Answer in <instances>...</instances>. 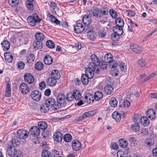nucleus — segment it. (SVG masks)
<instances>
[{"label": "nucleus", "mask_w": 157, "mask_h": 157, "mask_svg": "<svg viewBox=\"0 0 157 157\" xmlns=\"http://www.w3.org/2000/svg\"><path fill=\"white\" fill-rule=\"evenodd\" d=\"M90 59L91 62L90 63L87 68L86 70V75H82L81 78L82 82L84 85H87L89 82V79L92 78L94 73L98 72V60L94 55L91 56Z\"/></svg>", "instance_id": "obj_1"}, {"label": "nucleus", "mask_w": 157, "mask_h": 157, "mask_svg": "<svg viewBox=\"0 0 157 157\" xmlns=\"http://www.w3.org/2000/svg\"><path fill=\"white\" fill-rule=\"evenodd\" d=\"M123 27L116 26L113 28V31L114 32L111 35V37L112 39L114 41L118 40L120 38L121 36L123 33Z\"/></svg>", "instance_id": "obj_2"}, {"label": "nucleus", "mask_w": 157, "mask_h": 157, "mask_svg": "<svg viewBox=\"0 0 157 157\" xmlns=\"http://www.w3.org/2000/svg\"><path fill=\"white\" fill-rule=\"evenodd\" d=\"M28 23L32 26H34L36 24L39 23L41 21L37 15L35 13L29 16L27 19Z\"/></svg>", "instance_id": "obj_3"}, {"label": "nucleus", "mask_w": 157, "mask_h": 157, "mask_svg": "<svg viewBox=\"0 0 157 157\" xmlns=\"http://www.w3.org/2000/svg\"><path fill=\"white\" fill-rule=\"evenodd\" d=\"M85 33H87L91 40H94L96 37V33L93 31L91 26H88V27L86 28Z\"/></svg>", "instance_id": "obj_4"}, {"label": "nucleus", "mask_w": 157, "mask_h": 157, "mask_svg": "<svg viewBox=\"0 0 157 157\" xmlns=\"http://www.w3.org/2000/svg\"><path fill=\"white\" fill-rule=\"evenodd\" d=\"M18 137L20 139H26L28 137L29 132L23 129L19 130L17 132Z\"/></svg>", "instance_id": "obj_5"}, {"label": "nucleus", "mask_w": 157, "mask_h": 157, "mask_svg": "<svg viewBox=\"0 0 157 157\" xmlns=\"http://www.w3.org/2000/svg\"><path fill=\"white\" fill-rule=\"evenodd\" d=\"M96 113L95 110H93L86 112L81 116L77 118L76 120L77 121H80L84 120L86 117H89L94 115Z\"/></svg>", "instance_id": "obj_6"}, {"label": "nucleus", "mask_w": 157, "mask_h": 157, "mask_svg": "<svg viewBox=\"0 0 157 157\" xmlns=\"http://www.w3.org/2000/svg\"><path fill=\"white\" fill-rule=\"evenodd\" d=\"M86 28H85L82 24L77 23L74 26V29L77 33H80L82 32L85 33Z\"/></svg>", "instance_id": "obj_7"}, {"label": "nucleus", "mask_w": 157, "mask_h": 157, "mask_svg": "<svg viewBox=\"0 0 157 157\" xmlns=\"http://www.w3.org/2000/svg\"><path fill=\"white\" fill-rule=\"evenodd\" d=\"M31 96L32 98L34 101H39L41 98L40 92L38 90H34L31 93Z\"/></svg>", "instance_id": "obj_8"}, {"label": "nucleus", "mask_w": 157, "mask_h": 157, "mask_svg": "<svg viewBox=\"0 0 157 157\" xmlns=\"http://www.w3.org/2000/svg\"><path fill=\"white\" fill-rule=\"evenodd\" d=\"M25 4L27 8L31 11H33L34 7L36 5V3L35 0H26Z\"/></svg>", "instance_id": "obj_9"}, {"label": "nucleus", "mask_w": 157, "mask_h": 157, "mask_svg": "<svg viewBox=\"0 0 157 157\" xmlns=\"http://www.w3.org/2000/svg\"><path fill=\"white\" fill-rule=\"evenodd\" d=\"M19 90L23 94H26L29 91L28 85L25 83H22L19 86Z\"/></svg>", "instance_id": "obj_10"}, {"label": "nucleus", "mask_w": 157, "mask_h": 157, "mask_svg": "<svg viewBox=\"0 0 157 157\" xmlns=\"http://www.w3.org/2000/svg\"><path fill=\"white\" fill-rule=\"evenodd\" d=\"M25 82L29 84H32L34 82V77L30 74L27 73L24 75Z\"/></svg>", "instance_id": "obj_11"}, {"label": "nucleus", "mask_w": 157, "mask_h": 157, "mask_svg": "<svg viewBox=\"0 0 157 157\" xmlns=\"http://www.w3.org/2000/svg\"><path fill=\"white\" fill-rule=\"evenodd\" d=\"M19 151H17L15 148H8L7 150V154L9 156H16L17 155V153Z\"/></svg>", "instance_id": "obj_12"}, {"label": "nucleus", "mask_w": 157, "mask_h": 157, "mask_svg": "<svg viewBox=\"0 0 157 157\" xmlns=\"http://www.w3.org/2000/svg\"><path fill=\"white\" fill-rule=\"evenodd\" d=\"M130 151L129 148H122L118 151L117 154L121 155L120 157H127Z\"/></svg>", "instance_id": "obj_13"}, {"label": "nucleus", "mask_w": 157, "mask_h": 157, "mask_svg": "<svg viewBox=\"0 0 157 157\" xmlns=\"http://www.w3.org/2000/svg\"><path fill=\"white\" fill-rule=\"evenodd\" d=\"M30 133L33 136H37L40 133V131L39 128L36 126H33L31 127L30 130Z\"/></svg>", "instance_id": "obj_14"}, {"label": "nucleus", "mask_w": 157, "mask_h": 157, "mask_svg": "<svg viewBox=\"0 0 157 157\" xmlns=\"http://www.w3.org/2000/svg\"><path fill=\"white\" fill-rule=\"evenodd\" d=\"M57 101L61 104H66L67 103V99L65 95L61 93L59 94L57 97Z\"/></svg>", "instance_id": "obj_15"}, {"label": "nucleus", "mask_w": 157, "mask_h": 157, "mask_svg": "<svg viewBox=\"0 0 157 157\" xmlns=\"http://www.w3.org/2000/svg\"><path fill=\"white\" fill-rule=\"evenodd\" d=\"M147 115L151 119H155L156 118L155 112L153 109H148L147 111Z\"/></svg>", "instance_id": "obj_16"}, {"label": "nucleus", "mask_w": 157, "mask_h": 157, "mask_svg": "<svg viewBox=\"0 0 157 157\" xmlns=\"http://www.w3.org/2000/svg\"><path fill=\"white\" fill-rule=\"evenodd\" d=\"M104 91L106 94L110 95L113 92V88L111 85L107 84L104 87Z\"/></svg>", "instance_id": "obj_17"}, {"label": "nucleus", "mask_w": 157, "mask_h": 157, "mask_svg": "<svg viewBox=\"0 0 157 157\" xmlns=\"http://www.w3.org/2000/svg\"><path fill=\"white\" fill-rule=\"evenodd\" d=\"M63 135L60 132H56L53 135L55 141L57 142H60L62 140Z\"/></svg>", "instance_id": "obj_18"}, {"label": "nucleus", "mask_w": 157, "mask_h": 157, "mask_svg": "<svg viewBox=\"0 0 157 157\" xmlns=\"http://www.w3.org/2000/svg\"><path fill=\"white\" fill-rule=\"evenodd\" d=\"M130 47L133 51L137 53H140L142 51V48L134 44H131Z\"/></svg>", "instance_id": "obj_19"}, {"label": "nucleus", "mask_w": 157, "mask_h": 157, "mask_svg": "<svg viewBox=\"0 0 157 157\" xmlns=\"http://www.w3.org/2000/svg\"><path fill=\"white\" fill-rule=\"evenodd\" d=\"M86 102L90 104L93 103L94 101V98L90 93L87 94L84 97Z\"/></svg>", "instance_id": "obj_20"}, {"label": "nucleus", "mask_w": 157, "mask_h": 157, "mask_svg": "<svg viewBox=\"0 0 157 157\" xmlns=\"http://www.w3.org/2000/svg\"><path fill=\"white\" fill-rule=\"evenodd\" d=\"M12 145H10V146H8V147H16L19 146L20 144V141L17 138H14L11 141Z\"/></svg>", "instance_id": "obj_21"}, {"label": "nucleus", "mask_w": 157, "mask_h": 157, "mask_svg": "<svg viewBox=\"0 0 157 157\" xmlns=\"http://www.w3.org/2000/svg\"><path fill=\"white\" fill-rule=\"evenodd\" d=\"M49 105H47L45 103L42 104L40 106V110L41 112L46 113L50 109Z\"/></svg>", "instance_id": "obj_22"}, {"label": "nucleus", "mask_w": 157, "mask_h": 157, "mask_svg": "<svg viewBox=\"0 0 157 157\" xmlns=\"http://www.w3.org/2000/svg\"><path fill=\"white\" fill-rule=\"evenodd\" d=\"M89 13L90 15L93 14L94 16L96 17H101L100 14V10L97 8H95L93 10H90L89 11Z\"/></svg>", "instance_id": "obj_23"}, {"label": "nucleus", "mask_w": 157, "mask_h": 157, "mask_svg": "<svg viewBox=\"0 0 157 157\" xmlns=\"http://www.w3.org/2000/svg\"><path fill=\"white\" fill-rule=\"evenodd\" d=\"M36 40L37 41L41 42L45 38V35L40 32H37L35 35Z\"/></svg>", "instance_id": "obj_24"}, {"label": "nucleus", "mask_w": 157, "mask_h": 157, "mask_svg": "<svg viewBox=\"0 0 157 157\" xmlns=\"http://www.w3.org/2000/svg\"><path fill=\"white\" fill-rule=\"evenodd\" d=\"M44 61L46 64L50 65L53 62V59L51 56L47 55L45 56Z\"/></svg>", "instance_id": "obj_25"}, {"label": "nucleus", "mask_w": 157, "mask_h": 157, "mask_svg": "<svg viewBox=\"0 0 157 157\" xmlns=\"http://www.w3.org/2000/svg\"><path fill=\"white\" fill-rule=\"evenodd\" d=\"M82 21L85 25H87L86 28L88 26H90L89 24L91 22V19L88 15H85L82 18Z\"/></svg>", "instance_id": "obj_26"}, {"label": "nucleus", "mask_w": 157, "mask_h": 157, "mask_svg": "<svg viewBox=\"0 0 157 157\" xmlns=\"http://www.w3.org/2000/svg\"><path fill=\"white\" fill-rule=\"evenodd\" d=\"M2 48L4 51L8 50L10 46V42L7 40L3 41L1 43Z\"/></svg>", "instance_id": "obj_27"}, {"label": "nucleus", "mask_w": 157, "mask_h": 157, "mask_svg": "<svg viewBox=\"0 0 157 157\" xmlns=\"http://www.w3.org/2000/svg\"><path fill=\"white\" fill-rule=\"evenodd\" d=\"M5 60L8 62H11L13 60V56L10 52H6L4 54Z\"/></svg>", "instance_id": "obj_28"}, {"label": "nucleus", "mask_w": 157, "mask_h": 157, "mask_svg": "<svg viewBox=\"0 0 157 157\" xmlns=\"http://www.w3.org/2000/svg\"><path fill=\"white\" fill-rule=\"evenodd\" d=\"M51 75V77L56 80L60 78V73L56 70L52 71Z\"/></svg>", "instance_id": "obj_29"}, {"label": "nucleus", "mask_w": 157, "mask_h": 157, "mask_svg": "<svg viewBox=\"0 0 157 157\" xmlns=\"http://www.w3.org/2000/svg\"><path fill=\"white\" fill-rule=\"evenodd\" d=\"M56 80L51 77H49L47 80V83L48 85L50 86H54L56 83Z\"/></svg>", "instance_id": "obj_30"}, {"label": "nucleus", "mask_w": 157, "mask_h": 157, "mask_svg": "<svg viewBox=\"0 0 157 157\" xmlns=\"http://www.w3.org/2000/svg\"><path fill=\"white\" fill-rule=\"evenodd\" d=\"M113 119L117 122H119L121 120V115L120 113L117 111L114 112L112 115Z\"/></svg>", "instance_id": "obj_31"}, {"label": "nucleus", "mask_w": 157, "mask_h": 157, "mask_svg": "<svg viewBox=\"0 0 157 157\" xmlns=\"http://www.w3.org/2000/svg\"><path fill=\"white\" fill-rule=\"evenodd\" d=\"M73 94L74 99L76 100L79 101L82 98V96L80 92L77 90H73Z\"/></svg>", "instance_id": "obj_32"}, {"label": "nucleus", "mask_w": 157, "mask_h": 157, "mask_svg": "<svg viewBox=\"0 0 157 157\" xmlns=\"http://www.w3.org/2000/svg\"><path fill=\"white\" fill-rule=\"evenodd\" d=\"M33 47L34 49L37 50L40 49L42 48V43L41 42L36 41L33 43Z\"/></svg>", "instance_id": "obj_33"}, {"label": "nucleus", "mask_w": 157, "mask_h": 157, "mask_svg": "<svg viewBox=\"0 0 157 157\" xmlns=\"http://www.w3.org/2000/svg\"><path fill=\"white\" fill-rule=\"evenodd\" d=\"M103 98L102 93L97 91L95 93L94 95V99L97 101H99L101 100Z\"/></svg>", "instance_id": "obj_34"}, {"label": "nucleus", "mask_w": 157, "mask_h": 157, "mask_svg": "<svg viewBox=\"0 0 157 157\" xmlns=\"http://www.w3.org/2000/svg\"><path fill=\"white\" fill-rule=\"evenodd\" d=\"M118 143L121 147H127L128 145L127 141L122 138L119 140Z\"/></svg>", "instance_id": "obj_35"}, {"label": "nucleus", "mask_w": 157, "mask_h": 157, "mask_svg": "<svg viewBox=\"0 0 157 157\" xmlns=\"http://www.w3.org/2000/svg\"><path fill=\"white\" fill-rule=\"evenodd\" d=\"M104 60L106 63H109L113 60L112 55L110 53H107L104 56Z\"/></svg>", "instance_id": "obj_36"}, {"label": "nucleus", "mask_w": 157, "mask_h": 157, "mask_svg": "<svg viewBox=\"0 0 157 157\" xmlns=\"http://www.w3.org/2000/svg\"><path fill=\"white\" fill-rule=\"evenodd\" d=\"M140 120L141 123L144 126H147L149 124V121L146 117H143Z\"/></svg>", "instance_id": "obj_37"}, {"label": "nucleus", "mask_w": 157, "mask_h": 157, "mask_svg": "<svg viewBox=\"0 0 157 157\" xmlns=\"http://www.w3.org/2000/svg\"><path fill=\"white\" fill-rule=\"evenodd\" d=\"M38 125L39 128L43 130L45 129L48 126L47 123L44 121L39 122L38 123Z\"/></svg>", "instance_id": "obj_38"}, {"label": "nucleus", "mask_w": 157, "mask_h": 157, "mask_svg": "<svg viewBox=\"0 0 157 157\" xmlns=\"http://www.w3.org/2000/svg\"><path fill=\"white\" fill-rule=\"evenodd\" d=\"M45 103L47 105H49L50 107H52L54 103H56V101L54 99L50 98L46 100Z\"/></svg>", "instance_id": "obj_39"}, {"label": "nucleus", "mask_w": 157, "mask_h": 157, "mask_svg": "<svg viewBox=\"0 0 157 157\" xmlns=\"http://www.w3.org/2000/svg\"><path fill=\"white\" fill-rule=\"evenodd\" d=\"M100 12L101 16V15H107L109 13V9L107 7L104 6L100 9Z\"/></svg>", "instance_id": "obj_40"}, {"label": "nucleus", "mask_w": 157, "mask_h": 157, "mask_svg": "<svg viewBox=\"0 0 157 157\" xmlns=\"http://www.w3.org/2000/svg\"><path fill=\"white\" fill-rule=\"evenodd\" d=\"M147 63L145 60L142 58L140 59L138 61V65L140 67L144 68L146 66Z\"/></svg>", "instance_id": "obj_41"}, {"label": "nucleus", "mask_w": 157, "mask_h": 157, "mask_svg": "<svg viewBox=\"0 0 157 157\" xmlns=\"http://www.w3.org/2000/svg\"><path fill=\"white\" fill-rule=\"evenodd\" d=\"M115 23L118 26L123 27L124 25V22L122 19L120 17H118L115 20Z\"/></svg>", "instance_id": "obj_42"}, {"label": "nucleus", "mask_w": 157, "mask_h": 157, "mask_svg": "<svg viewBox=\"0 0 157 157\" xmlns=\"http://www.w3.org/2000/svg\"><path fill=\"white\" fill-rule=\"evenodd\" d=\"M52 107V109L54 110L58 111L60 110L61 108V104L58 102H56L54 105L51 107Z\"/></svg>", "instance_id": "obj_43"}, {"label": "nucleus", "mask_w": 157, "mask_h": 157, "mask_svg": "<svg viewBox=\"0 0 157 157\" xmlns=\"http://www.w3.org/2000/svg\"><path fill=\"white\" fill-rule=\"evenodd\" d=\"M145 144L147 147L152 146L154 144V140L150 138H147L145 142Z\"/></svg>", "instance_id": "obj_44"}, {"label": "nucleus", "mask_w": 157, "mask_h": 157, "mask_svg": "<svg viewBox=\"0 0 157 157\" xmlns=\"http://www.w3.org/2000/svg\"><path fill=\"white\" fill-rule=\"evenodd\" d=\"M93 55H94L96 56V58L98 60V63H99L98 65V66H99V67H98V72L97 73H96L97 74V73H99V71L100 68L102 69H106L107 67V65L106 64H105H105L103 63L102 64H101V65H100V61H99V59H98V58H97V57L95 55L93 54V55H92L91 56H93Z\"/></svg>", "instance_id": "obj_45"}, {"label": "nucleus", "mask_w": 157, "mask_h": 157, "mask_svg": "<svg viewBox=\"0 0 157 157\" xmlns=\"http://www.w3.org/2000/svg\"><path fill=\"white\" fill-rule=\"evenodd\" d=\"M67 101H71L74 99L73 92V93L70 92L67 93L66 96Z\"/></svg>", "instance_id": "obj_46"}, {"label": "nucleus", "mask_w": 157, "mask_h": 157, "mask_svg": "<svg viewBox=\"0 0 157 157\" xmlns=\"http://www.w3.org/2000/svg\"><path fill=\"white\" fill-rule=\"evenodd\" d=\"M44 67L43 63L41 62H38L35 65V68L38 70H42Z\"/></svg>", "instance_id": "obj_47"}, {"label": "nucleus", "mask_w": 157, "mask_h": 157, "mask_svg": "<svg viewBox=\"0 0 157 157\" xmlns=\"http://www.w3.org/2000/svg\"><path fill=\"white\" fill-rule=\"evenodd\" d=\"M26 59L28 63H31L34 60L35 57L33 54H30L27 56Z\"/></svg>", "instance_id": "obj_48"}, {"label": "nucleus", "mask_w": 157, "mask_h": 157, "mask_svg": "<svg viewBox=\"0 0 157 157\" xmlns=\"http://www.w3.org/2000/svg\"><path fill=\"white\" fill-rule=\"evenodd\" d=\"M140 128V126L138 123H135L134 124H132L131 126L132 130L135 132H137L139 131Z\"/></svg>", "instance_id": "obj_49"}, {"label": "nucleus", "mask_w": 157, "mask_h": 157, "mask_svg": "<svg viewBox=\"0 0 157 157\" xmlns=\"http://www.w3.org/2000/svg\"><path fill=\"white\" fill-rule=\"evenodd\" d=\"M109 104L112 107H116L117 104V99L114 98H112L109 101Z\"/></svg>", "instance_id": "obj_50"}, {"label": "nucleus", "mask_w": 157, "mask_h": 157, "mask_svg": "<svg viewBox=\"0 0 157 157\" xmlns=\"http://www.w3.org/2000/svg\"><path fill=\"white\" fill-rule=\"evenodd\" d=\"M5 80L6 85V91L11 90V83L10 82V79L8 77H6L5 78Z\"/></svg>", "instance_id": "obj_51"}, {"label": "nucleus", "mask_w": 157, "mask_h": 157, "mask_svg": "<svg viewBox=\"0 0 157 157\" xmlns=\"http://www.w3.org/2000/svg\"><path fill=\"white\" fill-rule=\"evenodd\" d=\"M81 144L80 142L77 140H74L72 143V147H81Z\"/></svg>", "instance_id": "obj_52"}, {"label": "nucleus", "mask_w": 157, "mask_h": 157, "mask_svg": "<svg viewBox=\"0 0 157 157\" xmlns=\"http://www.w3.org/2000/svg\"><path fill=\"white\" fill-rule=\"evenodd\" d=\"M72 139V136L70 134H66L63 137L64 140L67 142H70Z\"/></svg>", "instance_id": "obj_53"}, {"label": "nucleus", "mask_w": 157, "mask_h": 157, "mask_svg": "<svg viewBox=\"0 0 157 157\" xmlns=\"http://www.w3.org/2000/svg\"><path fill=\"white\" fill-rule=\"evenodd\" d=\"M46 44L47 47L50 48H53L55 46L54 42L50 40H49L46 42Z\"/></svg>", "instance_id": "obj_54"}, {"label": "nucleus", "mask_w": 157, "mask_h": 157, "mask_svg": "<svg viewBox=\"0 0 157 157\" xmlns=\"http://www.w3.org/2000/svg\"><path fill=\"white\" fill-rule=\"evenodd\" d=\"M109 63V67L112 68H115L118 66V63L115 61H113V60L110 62Z\"/></svg>", "instance_id": "obj_55"}, {"label": "nucleus", "mask_w": 157, "mask_h": 157, "mask_svg": "<svg viewBox=\"0 0 157 157\" xmlns=\"http://www.w3.org/2000/svg\"><path fill=\"white\" fill-rule=\"evenodd\" d=\"M109 13L112 17L113 18H116L117 16V13L113 9L110 10Z\"/></svg>", "instance_id": "obj_56"}, {"label": "nucleus", "mask_w": 157, "mask_h": 157, "mask_svg": "<svg viewBox=\"0 0 157 157\" xmlns=\"http://www.w3.org/2000/svg\"><path fill=\"white\" fill-rule=\"evenodd\" d=\"M51 155V153L48 151V150H44L41 154V155L43 157H49Z\"/></svg>", "instance_id": "obj_57"}, {"label": "nucleus", "mask_w": 157, "mask_h": 157, "mask_svg": "<svg viewBox=\"0 0 157 157\" xmlns=\"http://www.w3.org/2000/svg\"><path fill=\"white\" fill-rule=\"evenodd\" d=\"M25 64L24 63L21 61H19L17 63L18 68L20 70L23 69L25 67Z\"/></svg>", "instance_id": "obj_58"}, {"label": "nucleus", "mask_w": 157, "mask_h": 157, "mask_svg": "<svg viewBox=\"0 0 157 157\" xmlns=\"http://www.w3.org/2000/svg\"><path fill=\"white\" fill-rule=\"evenodd\" d=\"M130 105V102L127 100H124L123 102L121 105L122 107L125 108L128 107Z\"/></svg>", "instance_id": "obj_59"}, {"label": "nucleus", "mask_w": 157, "mask_h": 157, "mask_svg": "<svg viewBox=\"0 0 157 157\" xmlns=\"http://www.w3.org/2000/svg\"><path fill=\"white\" fill-rule=\"evenodd\" d=\"M157 75V72H154L148 76L147 77H146L144 79V82H145L148 81L151 78H152L155 77Z\"/></svg>", "instance_id": "obj_60"}, {"label": "nucleus", "mask_w": 157, "mask_h": 157, "mask_svg": "<svg viewBox=\"0 0 157 157\" xmlns=\"http://www.w3.org/2000/svg\"><path fill=\"white\" fill-rule=\"evenodd\" d=\"M119 67L122 71L125 72L126 70V67L124 63L122 62L120 63L119 64Z\"/></svg>", "instance_id": "obj_61"}, {"label": "nucleus", "mask_w": 157, "mask_h": 157, "mask_svg": "<svg viewBox=\"0 0 157 157\" xmlns=\"http://www.w3.org/2000/svg\"><path fill=\"white\" fill-rule=\"evenodd\" d=\"M141 117L139 115H135L134 116L133 121L135 123H139L140 121Z\"/></svg>", "instance_id": "obj_62"}, {"label": "nucleus", "mask_w": 157, "mask_h": 157, "mask_svg": "<svg viewBox=\"0 0 157 157\" xmlns=\"http://www.w3.org/2000/svg\"><path fill=\"white\" fill-rule=\"evenodd\" d=\"M29 105L30 107V109H32L35 110L37 108V105L34 102H31L29 103Z\"/></svg>", "instance_id": "obj_63"}, {"label": "nucleus", "mask_w": 157, "mask_h": 157, "mask_svg": "<svg viewBox=\"0 0 157 157\" xmlns=\"http://www.w3.org/2000/svg\"><path fill=\"white\" fill-rule=\"evenodd\" d=\"M46 87V84L44 81H42L39 84V88L41 90H43Z\"/></svg>", "instance_id": "obj_64"}]
</instances>
